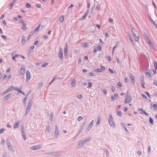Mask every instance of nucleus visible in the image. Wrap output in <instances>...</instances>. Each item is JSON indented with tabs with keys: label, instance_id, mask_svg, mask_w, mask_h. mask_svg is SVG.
I'll list each match as a JSON object with an SVG mask.
<instances>
[{
	"label": "nucleus",
	"instance_id": "nucleus-1",
	"mask_svg": "<svg viewBox=\"0 0 157 157\" xmlns=\"http://www.w3.org/2000/svg\"><path fill=\"white\" fill-rule=\"evenodd\" d=\"M90 138L88 137L86 138L84 140L80 141L78 143V145L79 146H82V145L85 143L88 142L90 140Z\"/></svg>",
	"mask_w": 157,
	"mask_h": 157
},
{
	"label": "nucleus",
	"instance_id": "nucleus-2",
	"mask_svg": "<svg viewBox=\"0 0 157 157\" xmlns=\"http://www.w3.org/2000/svg\"><path fill=\"white\" fill-rule=\"evenodd\" d=\"M48 154L53 156H58L61 155V153L59 152H49Z\"/></svg>",
	"mask_w": 157,
	"mask_h": 157
},
{
	"label": "nucleus",
	"instance_id": "nucleus-3",
	"mask_svg": "<svg viewBox=\"0 0 157 157\" xmlns=\"http://www.w3.org/2000/svg\"><path fill=\"white\" fill-rule=\"evenodd\" d=\"M59 131L57 125H56L55 131L54 132V138H55V139L57 138L58 135H59Z\"/></svg>",
	"mask_w": 157,
	"mask_h": 157
},
{
	"label": "nucleus",
	"instance_id": "nucleus-4",
	"mask_svg": "<svg viewBox=\"0 0 157 157\" xmlns=\"http://www.w3.org/2000/svg\"><path fill=\"white\" fill-rule=\"evenodd\" d=\"M68 53V46L67 44L66 43L64 46V55L66 58L67 56Z\"/></svg>",
	"mask_w": 157,
	"mask_h": 157
},
{
	"label": "nucleus",
	"instance_id": "nucleus-5",
	"mask_svg": "<svg viewBox=\"0 0 157 157\" xmlns=\"http://www.w3.org/2000/svg\"><path fill=\"white\" fill-rule=\"evenodd\" d=\"M63 50L61 47H60L59 49V56L60 59H63Z\"/></svg>",
	"mask_w": 157,
	"mask_h": 157
},
{
	"label": "nucleus",
	"instance_id": "nucleus-6",
	"mask_svg": "<svg viewBox=\"0 0 157 157\" xmlns=\"http://www.w3.org/2000/svg\"><path fill=\"white\" fill-rule=\"evenodd\" d=\"M138 111L139 113H140L141 114H144L147 116H148L149 115L148 113H146L145 112V111L144 110L142 109V108H140L138 109Z\"/></svg>",
	"mask_w": 157,
	"mask_h": 157
},
{
	"label": "nucleus",
	"instance_id": "nucleus-7",
	"mask_svg": "<svg viewBox=\"0 0 157 157\" xmlns=\"http://www.w3.org/2000/svg\"><path fill=\"white\" fill-rule=\"evenodd\" d=\"M12 87L13 88V90H14L15 91H17V92L23 95H25V94L23 92L21 91L20 89H18V88L14 86H12Z\"/></svg>",
	"mask_w": 157,
	"mask_h": 157
},
{
	"label": "nucleus",
	"instance_id": "nucleus-8",
	"mask_svg": "<svg viewBox=\"0 0 157 157\" xmlns=\"http://www.w3.org/2000/svg\"><path fill=\"white\" fill-rule=\"evenodd\" d=\"M126 98L125 99V102L126 103H129L132 100V96H126Z\"/></svg>",
	"mask_w": 157,
	"mask_h": 157
},
{
	"label": "nucleus",
	"instance_id": "nucleus-9",
	"mask_svg": "<svg viewBox=\"0 0 157 157\" xmlns=\"http://www.w3.org/2000/svg\"><path fill=\"white\" fill-rule=\"evenodd\" d=\"M94 122V120H92L91 121L89 124L88 126L87 127L86 129V132L88 131L91 128L92 126L93 125Z\"/></svg>",
	"mask_w": 157,
	"mask_h": 157
},
{
	"label": "nucleus",
	"instance_id": "nucleus-10",
	"mask_svg": "<svg viewBox=\"0 0 157 157\" xmlns=\"http://www.w3.org/2000/svg\"><path fill=\"white\" fill-rule=\"evenodd\" d=\"M31 78V75L29 71L27 70L26 74V81L28 82L29 81Z\"/></svg>",
	"mask_w": 157,
	"mask_h": 157
},
{
	"label": "nucleus",
	"instance_id": "nucleus-11",
	"mask_svg": "<svg viewBox=\"0 0 157 157\" xmlns=\"http://www.w3.org/2000/svg\"><path fill=\"white\" fill-rule=\"evenodd\" d=\"M129 75L132 83L133 84H134L135 82V79L134 76L131 73L129 74Z\"/></svg>",
	"mask_w": 157,
	"mask_h": 157
},
{
	"label": "nucleus",
	"instance_id": "nucleus-12",
	"mask_svg": "<svg viewBox=\"0 0 157 157\" xmlns=\"http://www.w3.org/2000/svg\"><path fill=\"white\" fill-rule=\"evenodd\" d=\"M40 147V145H35L31 147V149L32 150H35L39 149Z\"/></svg>",
	"mask_w": 157,
	"mask_h": 157
},
{
	"label": "nucleus",
	"instance_id": "nucleus-13",
	"mask_svg": "<svg viewBox=\"0 0 157 157\" xmlns=\"http://www.w3.org/2000/svg\"><path fill=\"white\" fill-rule=\"evenodd\" d=\"M33 103V101L31 100H29L28 105H27L26 107L27 109H30L32 106V104Z\"/></svg>",
	"mask_w": 157,
	"mask_h": 157
},
{
	"label": "nucleus",
	"instance_id": "nucleus-14",
	"mask_svg": "<svg viewBox=\"0 0 157 157\" xmlns=\"http://www.w3.org/2000/svg\"><path fill=\"white\" fill-rule=\"evenodd\" d=\"M109 123V124L113 128H114L116 124L113 121V120L110 121L109 120L108 121Z\"/></svg>",
	"mask_w": 157,
	"mask_h": 157
},
{
	"label": "nucleus",
	"instance_id": "nucleus-15",
	"mask_svg": "<svg viewBox=\"0 0 157 157\" xmlns=\"http://www.w3.org/2000/svg\"><path fill=\"white\" fill-rule=\"evenodd\" d=\"M89 13V10L88 9L87 10L86 12L84 14V15L82 17V18H81V20L84 19L86 18V17H87V15L88 14V13Z\"/></svg>",
	"mask_w": 157,
	"mask_h": 157
},
{
	"label": "nucleus",
	"instance_id": "nucleus-16",
	"mask_svg": "<svg viewBox=\"0 0 157 157\" xmlns=\"http://www.w3.org/2000/svg\"><path fill=\"white\" fill-rule=\"evenodd\" d=\"M21 43L23 45H24L26 43V40L24 35H23L22 36Z\"/></svg>",
	"mask_w": 157,
	"mask_h": 157
},
{
	"label": "nucleus",
	"instance_id": "nucleus-17",
	"mask_svg": "<svg viewBox=\"0 0 157 157\" xmlns=\"http://www.w3.org/2000/svg\"><path fill=\"white\" fill-rule=\"evenodd\" d=\"M11 95V94H8L7 95L5 96L4 98L3 99V100L4 101H6V100H8L9 99V98L10 97Z\"/></svg>",
	"mask_w": 157,
	"mask_h": 157
},
{
	"label": "nucleus",
	"instance_id": "nucleus-18",
	"mask_svg": "<svg viewBox=\"0 0 157 157\" xmlns=\"http://www.w3.org/2000/svg\"><path fill=\"white\" fill-rule=\"evenodd\" d=\"M20 121L19 120H18L17 121H16L15 124H14V128L15 129L17 128H18L19 126V123Z\"/></svg>",
	"mask_w": 157,
	"mask_h": 157
},
{
	"label": "nucleus",
	"instance_id": "nucleus-19",
	"mask_svg": "<svg viewBox=\"0 0 157 157\" xmlns=\"http://www.w3.org/2000/svg\"><path fill=\"white\" fill-rule=\"evenodd\" d=\"M25 69L23 68H21L19 71L20 74L21 75L24 74L25 73Z\"/></svg>",
	"mask_w": 157,
	"mask_h": 157
},
{
	"label": "nucleus",
	"instance_id": "nucleus-20",
	"mask_svg": "<svg viewBox=\"0 0 157 157\" xmlns=\"http://www.w3.org/2000/svg\"><path fill=\"white\" fill-rule=\"evenodd\" d=\"M84 128V126H82L81 127L80 130L78 131V132L77 133V135L76 136H78L79 134L82 132Z\"/></svg>",
	"mask_w": 157,
	"mask_h": 157
},
{
	"label": "nucleus",
	"instance_id": "nucleus-21",
	"mask_svg": "<svg viewBox=\"0 0 157 157\" xmlns=\"http://www.w3.org/2000/svg\"><path fill=\"white\" fill-rule=\"evenodd\" d=\"M121 125L123 127V128H124V130L125 131V132L127 133H128L129 132L128 131L127 128L125 124L124 123H121Z\"/></svg>",
	"mask_w": 157,
	"mask_h": 157
},
{
	"label": "nucleus",
	"instance_id": "nucleus-22",
	"mask_svg": "<svg viewBox=\"0 0 157 157\" xmlns=\"http://www.w3.org/2000/svg\"><path fill=\"white\" fill-rule=\"evenodd\" d=\"M17 0H13L10 4L9 6L10 9H12V7L14 5L15 2L17 1Z\"/></svg>",
	"mask_w": 157,
	"mask_h": 157
},
{
	"label": "nucleus",
	"instance_id": "nucleus-23",
	"mask_svg": "<svg viewBox=\"0 0 157 157\" xmlns=\"http://www.w3.org/2000/svg\"><path fill=\"white\" fill-rule=\"evenodd\" d=\"M135 38V40L136 41H138L139 40V36L138 35H136V34L135 33L133 34Z\"/></svg>",
	"mask_w": 157,
	"mask_h": 157
},
{
	"label": "nucleus",
	"instance_id": "nucleus-24",
	"mask_svg": "<svg viewBox=\"0 0 157 157\" xmlns=\"http://www.w3.org/2000/svg\"><path fill=\"white\" fill-rule=\"evenodd\" d=\"M8 147L9 149L10 150L14 152V150L12 144L10 145H8Z\"/></svg>",
	"mask_w": 157,
	"mask_h": 157
},
{
	"label": "nucleus",
	"instance_id": "nucleus-25",
	"mask_svg": "<svg viewBox=\"0 0 157 157\" xmlns=\"http://www.w3.org/2000/svg\"><path fill=\"white\" fill-rule=\"evenodd\" d=\"M76 83V81L75 79H73L72 80V82L71 83V86L72 87H74L75 86V84Z\"/></svg>",
	"mask_w": 157,
	"mask_h": 157
},
{
	"label": "nucleus",
	"instance_id": "nucleus-26",
	"mask_svg": "<svg viewBox=\"0 0 157 157\" xmlns=\"http://www.w3.org/2000/svg\"><path fill=\"white\" fill-rule=\"evenodd\" d=\"M101 121V119H100L99 117H98L97 119V122L96 123V125L97 126H98L99 125V124H100V122Z\"/></svg>",
	"mask_w": 157,
	"mask_h": 157
},
{
	"label": "nucleus",
	"instance_id": "nucleus-27",
	"mask_svg": "<svg viewBox=\"0 0 157 157\" xmlns=\"http://www.w3.org/2000/svg\"><path fill=\"white\" fill-rule=\"evenodd\" d=\"M94 71L98 73L101 72L103 71V70L100 68H98L94 70Z\"/></svg>",
	"mask_w": 157,
	"mask_h": 157
},
{
	"label": "nucleus",
	"instance_id": "nucleus-28",
	"mask_svg": "<svg viewBox=\"0 0 157 157\" xmlns=\"http://www.w3.org/2000/svg\"><path fill=\"white\" fill-rule=\"evenodd\" d=\"M148 43L150 46L151 47V48L153 49H154L156 51L155 47L153 43L151 41L149 42Z\"/></svg>",
	"mask_w": 157,
	"mask_h": 157
},
{
	"label": "nucleus",
	"instance_id": "nucleus-29",
	"mask_svg": "<svg viewBox=\"0 0 157 157\" xmlns=\"http://www.w3.org/2000/svg\"><path fill=\"white\" fill-rule=\"evenodd\" d=\"M64 17L63 16L60 17L59 18V21L60 22H63L64 21Z\"/></svg>",
	"mask_w": 157,
	"mask_h": 157
},
{
	"label": "nucleus",
	"instance_id": "nucleus-30",
	"mask_svg": "<svg viewBox=\"0 0 157 157\" xmlns=\"http://www.w3.org/2000/svg\"><path fill=\"white\" fill-rule=\"evenodd\" d=\"M53 114H54L53 113H50L49 118L51 121H52L53 120Z\"/></svg>",
	"mask_w": 157,
	"mask_h": 157
},
{
	"label": "nucleus",
	"instance_id": "nucleus-31",
	"mask_svg": "<svg viewBox=\"0 0 157 157\" xmlns=\"http://www.w3.org/2000/svg\"><path fill=\"white\" fill-rule=\"evenodd\" d=\"M149 122L152 124H154V121L150 117L149 118Z\"/></svg>",
	"mask_w": 157,
	"mask_h": 157
},
{
	"label": "nucleus",
	"instance_id": "nucleus-32",
	"mask_svg": "<svg viewBox=\"0 0 157 157\" xmlns=\"http://www.w3.org/2000/svg\"><path fill=\"white\" fill-rule=\"evenodd\" d=\"M40 24L38 25V26L34 29V31L35 32L38 31V30L40 28Z\"/></svg>",
	"mask_w": 157,
	"mask_h": 157
},
{
	"label": "nucleus",
	"instance_id": "nucleus-33",
	"mask_svg": "<svg viewBox=\"0 0 157 157\" xmlns=\"http://www.w3.org/2000/svg\"><path fill=\"white\" fill-rule=\"evenodd\" d=\"M13 88L12 87V86H10L8 88V89L7 90L8 92L11 91L13 90Z\"/></svg>",
	"mask_w": 157,
	"mask_h": 157
},
{
	"label": "nucleus",
	"instance_id": "nucleus-34",
	"mask_svg": "<svg viewBox=\"0 0 157 157\" xmlns=\"http://www.w3.org/2000/svg\"><path fill=\"white\" fill-rule=\"evenodd\" d=\"M113 120V116H112V114H110L109 115V118L108 119V121L109 120H110V121Z\"/></svg>",
	"mask_w": 157,
	"mask_h": 157
},
{
	"label": "nucleus",
	"instance_id": "nucleus-35",
	"mask_svg": "<svg viewBox=\"0 0 157 157\" xmlns=\"http://www.w3.org/2000/svg\"><path fill=\"white\" fill-rule=\"evenodd\" d=\"M30 109H29V108L27 109V108H26L25 112V116H26L27 114L29 112Z\"/></svg>",
	"mask_w": 157,
	"mask_h": 157
},
{
	"label": "nucleus",
	"instance_id": "nucleus-36",
	"mask_svg": "<svg viewBox=\"0 0 157 157\" xmlns=\"http://www.w3.org/2000/svg\"><path fill=\"white\" fill-rule=\"evenodd\" d=\"M117 113L119 117H121L122 115V112L121 111H117Z\"/></svg>",
	"mask_w": 157,
	"mask_h": 157
},
{
	"label": "nucleus",
	"instance_id": "nucleus-37",
	"mask_svg": "<svg viewBox=\"0 0 157 157\" xmlns=\"http://www.w3.org/2000/svg\"><path fill=\"white\" fill-rule=\"evenodd\" d=\"M6 144L8 146V145H11V144L10 143V141L8 139H6Z\"/></svg>",
	"mask_w": 157,
	"mask_h": 157
},
{
	"label": "nucleus",
	"instance_id": "nucleus-38",
	"mask_svg": "<svg viewBox=\"0 0 157 157\" xmlns=\"http://www.w3.org/2000/svg\"><path fill=\"white\" fill-rule=\"evenodd\" d=\"M26 6L28 8H30L31 7V5L29 3H27L26 4Z\"/></svg>",
	"mask_w": 157,
	"mask_h": 157
},
{
	"label": "nucleus",
	"instance_id": "nucleus-39",
	"mask_svg": "<svg viewBox=\"0 0 157 157\" xmlns=\"http://www.w3.org/2000/svg\"><path fill=\"white\" fill-rule=\"evenodd\" d=\"M50 126L49 125H47L46 127V130L48 132H50Z\"/></svg>",
	"mask_w": 157,
	"mask_h": 157
},
{
	"label": "nucleus",
	"instance_id": "nucleus-40",
	"mask_svg": "<svg viewBox=\"0 0 157 157\" xmlns=\"http://www.w3.org/2000/svg\"><path fill=\"white\" fill-rule=\"evenodd\" d=\"M154 66L155 69L157 70V62L155 61L154 62Z\"/></svg>",
	"mask_w": 157,
	"mask_h": 157
},
{
	"label": "nucleus",
	"instance_id": "nucleus-41",
	"mask_svg": "<svg viewBox=\"0 0 157 157\" xmlns=\"http://www.w3.org/2000/svg\"><path fill=\"white\" fill-rule=\"evenodd\" d=\"M129 38L130 39V40L131 41V43L133 45H134V42L133 41V40L131 38V37L130 36H129Z\"/></svg>",
	"mask_w": 157,
	"mask_h": 157
},
{
	"label": "nucleus",
	"instance_id": "nucleus-42",
	"mask_svg": "<svg viewBox=\"0 0 157 157\" xmlns=\"http://www.w3.org/2000/svg\"><path fill=\"white\" fill-rule=\"evenodd\" d=\"M145 38L147 41V42H148V43L151 42L148 36H146V37H145Z\"/></svg>",
	"mask_w": 157,
	"mask_h": 157
},
{
	"label": "nucleus",
	"instance_id": "nucleus-43",
	"mask_svg": "<svg viewBox=\"0 0 157 157\" xmlns=\"http://www.w3.org/2000/svg\"><path fill=\"white\" fill-rule=\"evenodd\" d=\"M117 86H118L119 87H121L122 86V84L120 82H119L117 83Z\"/></svg>",
	"mask_w": 157,
	"mask_h": 157
},
{
	"label": "nucleus",
	"instance_id": "nucleus-44",
	"mask_svg": "<svg viewBox=\"0 0 157 157\" xmlns=\"http://www.w3.org/2000/svg\"><path fill=\"white\" fill-rule=\"evenodd\" d=\"M145 75H147V76L148 77L151 76V75L150 74V72H145Z\"/></svg>",
	"mask_w": 157,
	"mask_h": 157
},
{
	"label": "nucleus",
	"instance_id": "nucleus-45",
	"mask_svg": "<svg viewBox=\"0 0 157 157\" xmlns=\"http://www.w3.org/2000/svg\"><path fill=\"white\" fill-rule=\"evenodd\" d=\"M140 84H141V85L142 86V87L143 88H145V86H144L145 82H141V83Z\"/></svg>",
	"mask_w": 157,
	"mask_h": 157
},
{
	"label": "nucleus",
	"instance_id": "nucleus-46",
	"mask_svg": "<svg viewBox=\"0 0 157 157\" xmlns=\"http://www.w3.org/2000/svg\"><path fill=\"white\" fill-rule=\"evenodd\" d=\"M145 93L147 95L148 97L149 98H151V95L148 93L147 92H145Z\"/></svg>",
	"mask_w": 157,
	"mask_h": 157
},
{
	"label": "nucleus",
	"instance_id": "nucleus-47",
	"mask_svg": "<svg viewBox=\"0 0 157 157\" xmlns=\"http://www.w3.org/2000/svg\"><path fill=\"white\" fill-rule=\"evenodd\" d=\"M48 64V63H45L43 64L42 65V67H46Z\"/></svg>",
	"mask_w": 157,
	"mask_h": 157
},
{
	"label": "nucleus",
	"instance_id": "nucleus-48",
	"mask_svg": "<svg viewBox=\"0 0 157 157\" xmlns=\"http://www.w3.org/2000/svg\"><path fill=\"white\" fill-rule=\"evenodd\" d=\"M27 98L26 97H25L23 99V102L24 104H25L26 102V101Z\"/></svg>",
	"mask_w": 157,
	"mask_h": 157
},
{
	"label": "nucleus",
	"instance_id": "nucleus-49",
	"mask_svg": "<svg viewBox=\"0 0 157 157\" xmlns=\"http://www.w3.org/2000/svg\"><path fill=\"white\" fill-rule=\"evenodd\" d=\"M104 151L105 152L106 154L107 155H109V151L107 149H104Z\"/></svg>",
	"mask_w": 157,
	"mask_h": 157
},
{
	"label": "nucleus",
	"instance_id": "nucleus-50",
	"mask_svg": "<svg viewBox=\"0 0 157 157\" xmlns=\"http://www.w3.org/2000/svg\"><path fill=\"white\" fill-rule=\"evenodd\" d=\"M83 119V117L81 116H79L78 118V121H80Z\"/></svg>",
	"mask_w": 157,
	"mask_h": 157
},
{
	"label": "nucleus",
	"instance_id": "nucleus-51",
	"mask_svg": "<svg viewBox=\"0 0 157 157\" xmlns=\"http://www.w3.org/2000/svg\"><path fill=\"white\" fill-rule=\"evenodd\" d=\"M106 58L109 61H111L112 59H111V57L110 56H106Z\"/></svg>",
	"mask_w": 157,
	"mask_h": 157
},
{
	"label": "nucleus",
	"instance_id": "nucleus-52",
	"mask_svg": "<svg viewBox=\"0 0 157 157\" xmlns=\"http://www.w3.org/2000/svg\"><path fill=\"white\" fill-rule=\"evenodd\" d=\"M5 131V129L3 128H2L0 129V134L2 133L4 131Z\"/></svg>",
	"mask_w": 157,
	"mask_h": 157
},
{
	"label": "nucleus",
	"instance_id": "nucleus-53",
	"mask_svg": "<svg viewBox=\"0 0 157 157\" xmlns=\"http://www.w3.org/2000/svg\"><path fill=\"white\" fill-rule=\"evenodd\" d=\"M35 48V46L34 45L32 46L29 48V51L31 50H33Z\"/></svg>",
	"mask_w": 157,
	"mask_h": 157
},
{
	"label": "nucleus",
	"instance_id": "nucleus-54",
	"mask_svg": "<svg viewBox=\"0 0 157 157\" xmlns=\"http://www.w3.org/2000/svg\"><path fill=\"white\" fill-rule=\"evenodd\" d=\"M103 92L105 95H106L107 94L106 90L105 89H103Z\"/></svg>",
	"mask_w": 157,
	"mask_h": 157
},
{
	"label": "nucleus",
	"instance_id": "nucleus-55",
	"mask_svg": "<svg viewBox=\"0 0 157 157\" xmlns=\"http://www.w3.org/2000/svg\"><path fill=\"white\" fill-rule=\"evenodd\" d=\"M153 84L156 86H157V81L155 80H154Z\"/></svg>",
	"mask_w": 157,
	"mask_h": 157
},
{
	"label": "nucleus",
	"instance_id": "nucleus-56",
	"mask_svg": "<svg viewBox=\"0 0 157 157\" xmlns=\"http://www.w3.org/2000/svg\"><path fill=\"white\" fill-rule=\"evenodd\" d=\"M142 96L144 99H147V97L146 96L143 94H141Z\"/></svg>",
	"mask_w": 157,
	"mask_h": 157
},
{
	"label": "nucleus",
	"instance_id": "nucleus-57",
	"mask_svg": "<svg viewBox=\"0 0 157 157\" xmlns=\"http://www.w3.org/2000/svg\"><path fill=\"white\" fill-rule=\"evenodd\" d=\"M88 86H87L88 88H90L91 86L92 85V83L90 82H89L88 83Z\"/></svg>",
	"mask_w": 157,
	"mask_h": 157
},
{
	"label": "nucleus",
	"instance_id": "nucleus-58",
	"mask_svg": "<svg viewBox=\"0 0 157 157\" xmlns=\"http://www.w3.org/2000/svg\"><path fill=\"white\" fill-rule=\"evenodd\" d=\"M144 77L143 76H141L140 80L142 82H144Z\"/></svg>",
	"mask_w": 157,
	"mask_h": 157
},
{
	"label": "nucleus",
	"instance_id": "nucleus-59",
	"mask_svg": "<svg viewBox=\"0 0 157 157\" xmlns=\"http://www.w3.org/2000/svg\"><path fill=\"white\" fill-rule=\"evenodd\" d=\"M90 75L91 76H94L95 75L94 73L93 72H90Z\"/></svg>",
	"mask_w": 157,
	"mask_h": 157
},
{
	"label": "nucleus",
	"instance_id": "nucleus-60",
	"mask_svg": "<svg viewBox=\"0 0 157 157\" xmlns=\"http://www.w3.org/2000/svg\"><path fill=\"white\" fill-rule=\"evenodd\" d=\"M153 107L155 108V110L157 109V104H154L153 105Z\"/></svg>",
	"mask_w": 157,
	"mask_h": 157
},
{
	"label": "nucleus",
	"instance_id": "nucleus-61",
	"mask_svg": "<svg viewBox=\"0 0 157 157\" xmlns=\"http://www.w3.org/2000/svg\"><path fill=\"white\" fill-rule=\"evenodd\" d=\"M147 150L149 153L150 152L151 149V146H148V148L147 149Z\"/></svg>",
	"mask_w": 157,
	"mask_h": 157
},
{
	"label": "nucleus",
	"instance_id": "nucleus-62",
	"mask_svg": "<svg viewBox=\"0 0 157 157\" xmlns=\"http://www.w3.org/2000/svg\"><path fill=\"white\" fill-rule=\"evenodd\" d=\"M1 36H2V37L3 39H5V40H6V39H7V37H6V36H5V35H2Z\"/></svg>",
	"mask_w": 157,
	"mask_h": 157
},
{
	"label": "nucleus",
	"instance_id": "nucleus-63",
	"mask_svg": "<svg viewBox=\"0 0 157 157\" xmlns=\"http://www.w3.org/2000/svg\"><path fill=\"white\" fill-rule=\"evenodd\" d=\"M36 6L38 8H41V5L40 4H37L36 5Z\"/></svg>",
	"mask_w": 157,
	"mask_h": 157
},
{
	"label": "nucleus",
	"instance_id": "nucleus-64",
	"mask_svg": "<svg viewBox=\"0 0 157 157\" xmlns=\"http://www.w3.org/2000/svg\"><path fill=\"white\" fill-rule=\"evenodd\" d=\"M153 25L157 28V24L155 23V21L153 22L152 23Z\"/></svg>",
	"mask_w": 157,
	"mask_h": 157
}]
</instances>
